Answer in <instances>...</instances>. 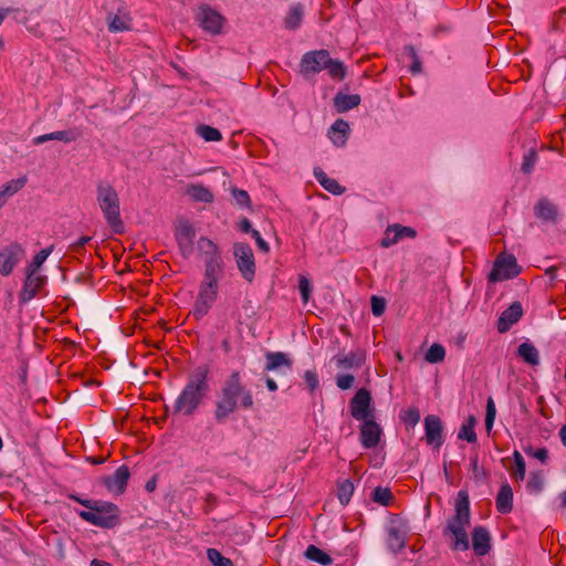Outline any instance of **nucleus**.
I'll return each instance as SVG.
<instances>
[{
	"label": "nucleus",
	"mask_w": 566,
	"mask_h": 566,
	"mask_svg": "<svg viewBox=\"0 0 566 566\" xmlns=\"http://www.w3.org/2000/svg\"><path fill=\"white\" fill-rule=\"evenodd\" d=\"M254 407L253 394L242 382L241 374L233 370L224 379L217 392L213 417L218 423H223L239 408L251 410Z\"/></svg>",
	"instance_id": "nucleus-1"
},
{
	"label": "nucleus",
	"mask_w": 566,
	"mask_h": 566,
	"mask_svg": "<svg viewBox=\"0 0 566 566\" xmlns=\"http://www.w3.org/2000/svg\"><path fill=\"white\" fill-rule=\"evenodd\" d=\"M211 366L209 364L198 365L187 378V382L177 397L174 405V413L192 416L210 392L209 377Z\"/></svg>",
	"instance_id": "nucleus-2"
},
{
	"label": "nucleus",
	"mask_w": 566,
	"mask_h": 566,
	"mask_svg": "<svg viewBox=\"0 0 566 566\" xmlns=\"http://www.w3.org/2000/svg\"><path fill=\"white\" fill-rule=\"evenodd\" d=\"M471 522V509L469 493L465 490L458 492L454 514L447 521L443 528V536H452L453 542L451 548L453 551H468L470 548L469 535L467 533V526Z\"/></svg>",
	"instance_id": "nucleus-3"
},
{
	"label": "nucleus",
	"mask_w": 566,
	"mask_h": 566,
	"mask_svg": "<svg viewBox=\"0 0 566 566\" xmlns=\"http://www.w3.org/2000/svg\"><path fill=\"white\" fill-rule=\"evenodd\" d=\"M67 496L87 509V511L77 512L83 521L102 528H113L119 524L120 511L116 504L101 500L82 499L73 493Z\"/></svg>",
	"instance_id": "nucleus-4"
},
{
	"label": "nucleus",
	"mask_w": 566,
	"mask_h": 566,
	"mask_svg": "<svg viewBox=\"0 0 566 566\" xmlns=\"http://www.w3.org/2000/svg\"><path fill=\"white\" fill-rule=\"evenodd\" d=\"M96 200L103 216L114 233L120 234L124 231V223L120 218L119 198L113 186L109 184L97 185Z\"/></svg>",
	"instance_id": "nucleus-5"
},
{
	"label": "nucleus",
	"mask_w": 566,
	"mask_h": 566,
	"mask_svg": "<svg viewBox=\"0 0 566 566\" xmlns=\"http://www.w3.org/2000/svg\"><path fill=\"white\" fill-rule=\"evenodd\" d=\"M408 532L407 521L397 514H392L386 528V546L388 551L395 555L403 551L407 545Z\"/></svg>",
	"instance_id": "nucleus-6"
},
{
	"label": "nucleus",
	"mask_w": 566,
	"mask_h": 566,
	"mask_svg": "<svg viewBox=\"0 0 566 566\" xmlns=\"http://www.w3.org/2000/svg\"><path fill=\"white\" fill-rule=\"evenodd\" d=\"M521 271L522 268L517 264L516 258L513 254L502 252L496 256L488 280L493 283L511 280L516 277Z\"/></svg>",
	"instance_id": "nucleus-7"
},
{
	"label": "nucleus",
	"mask_w": 566,
	"mask_h": 566,
	"mask_svg": "<svg viewBox=\"0 0 566 566\" xmlns=\"http://www.w3.org/2000/svg\"><path fill=\"white\" fill-rule=\"evenodd\" d=\"M233 255L242 277L251 283L255 276V261L251 247L244 242L233 245Z\"/></svg>",
	"instance_id": "nucleus-8"
},
{
	"label": "nucleus",
	"mask_w": 566,
	"mask_h": 566,
	"mask_svg": "<svg viewBox=\"0 0 566 566\" xmlns=\"http://www.w3.org/2000/svg\"><path fill=\"white\" fill-rule=\"evenodd\" d=\"M349 411L352 417L357 421L375 418L370 391L366 388L358 389L349 401Z\"/></svg>",
	"instance_id": "nucleus-9"
},
{
	"label": "nucleus",
	"mask_w": 566,
	"mask_h": 566,
	"mask_svg": "<svg viewBox=\"0 0 566 566\" xmlns=\"http://www.w3.org/2000/svg\"><path fill=\"white\" fill-rule=\"evenodd\" d=\"M218 283L202 281L192 310L193 317L199 321L206 316L218 296Z\"/></svg>",
	"instance_id": "nucleus-10"
},
{
	"label": "nucleus",
	"mask_w": 566,
	"mask_h": 566,
	"mask_svg": "<svg viewBox=\"0 0 566 566\" xmlns=\"http://www.w3.org/2000/svg\"><path fill=\"white\" fill-rule=\"evenodd\" d=\"M195 20L208 33L218 35L222 33L224 17L208 4H202L196 12Z\"/></svg>",
	"instance_id": "nucleus-11"
},
{
	"label": "nucleus",
	"mask_w": 566,
	"mask_h": 566,
	"mask_svg": "<svg viewBox=\"0 0 566 566\" xmlns=\"http://www.w3.org/2000/svg\"><path fill=\"white\" fill-rule=\"evenodd\" d=\"M326 62H329V52L327 50L308 51L301 59L300 72L307 78L310 75L325 70Z\"/></svg>",
	"instance_id": "nucleus-12"
},
{
	"label": "nucleus",
	"mask_w": 566,
	"mask_h": 566,
	"mask_svg": "<svg viewBox=\"0 0 566 566\" xmlns=\"http://www.w3.org/2000/svg\"><path fill=\"white\" fill-rule=\"evenodd\" d=\"M25 251L18 242L6 245L0 251V274L8 276L12 273L17 264L24 258Z\"/></svg>",
	"instance_id": "nucleus-13"
},
{
	"label": "nucleus",
	"mask_w": 566,
	"mask_h": 566,
	"mask_svg": "<svg viewBox=\"0 0 566 566\" xmlns=\"http://www.w3.org/2000/svg\"><path fill=\"white\" fill-rule=\"evenodd\" d=\"M48 282L46 275L38 273L25 272L23 286L19 293L20 303H29L33 300L40 290H42Z\"/></svg>",
	"instance_id": "nucleus-14"
},
{
	"label": "nucleus",
	"mask_w": 566,
	"mask_h": 566,
	"mask_svg": "<svg viewBox=\"0 0 566 566\" xmlns=\"http://www.w3.org/2000/svg\"><path fill=\"white\" fill-rule=\"evenodd\" d=\"M196 231L188 221H182L176 229L175 238L181 255L188 259L193 252Z\"/></svg>",
	"instance_id": "nucleus-15"
},
{
	"label": "nucleus",
	"mask_w": 566,
	"mask_h": 566,
	"mask_svg": "<svg viewBox=\"0 0 566 566\" xmlns=\"http://www.w3.org/2000/svg\"><path fill=\"white\" fill-rule=\"evenodd\" d=\"M424 439L434 449H439L443 444V426L440 417L436 415L426 416Z\"/></svg>",
	"instance_id": "nucleus-16"
},
{
	"label": "nucleus",
	"mask_w": 566,
	"mask_h": 566,
	"mask_svg": "<svg viewBox=\"0 0 566 566\" xmlns=\"http://www.w3.org/2000/svg\"><path fill=\"white\" fill-rule=\"evenodd\" d=\"M130 476L127 465H120L113 475H105L101 479V483L109 491L117 495L126 491V486Z\"/></svg>",
	"instance_id": "nucleus-17"
},
{
	"label": "nucleus",
	"mask_w": 566,
	"mask_h": 566,
	"mask_svg": "<svg viewBox=\"0 0 566 566\" xmlns=\"http://www.w3.org/2000/svg\"><path fill=\"white\" fill-rule=\"evenodd\" d=\"M360 442L365 449H371L378 446L382 433L381 427L375 418L364 420L359 427Z\"/></svg>",
	"instance_id": "nucleus-18"
},
{
	"label": "nucleus",
	"mask_w": 566,
	"mask_h": 566,
	"mask_svg": "<svg viewBox=\"0 0 566 566\" xmlns=\"http://www.w3.org/2000/svg\"><path fill=\"white\" fill-rule=\"evenodd\" d=\"M523 316V307L521 302H513L505 311L500 315L496 328L499 333H506L511 327L516 324Z\"/></svg>",
	"instance_id": "nucleus-19"
},
{
	"label": "nucleus",
	"mask_w": 566,
	"mask_h": 566,
	"mask_svg": "<svg viewBox=\"0 0 566 566\" xmlns=\"http://www.w3.org/2000/svg\"><path fill=\"white\" fill-rule=\"evenodd\" d=\"M472 548L476 556H484L491 551V534L482 525L475 526L472 532Z\"/></svg>",
	"instance_id": "nucleus-20"
},
{
	"label": "nucleus",
	"mask_w": 566,
	"mask_h": 566,
	"mask_svg": "<svg viewBox=\"0 0 566 566\" xmlns=\"http://www.w3.org/2000/svg\"><path fill=\"white\" fill-rule=\"evenodd\" d=\"M336 366L340 369L360 368L366 363V352L356 349L349 354H337L333 357Z\"/></svg>",
	"instance_id": "nucleus-21"
},
{
	"label": "nucleus",
	"mask_w": 566,
	"mask_h": 566,
	"mask_svg": "<svg viewBox=\"0 0 566 566\" xmlns=\"http://www.w3.org/2000/svg\"><path fill=\"white\" fill-rule=\"evenodd\" d=\"M534 214L537 219L546 223H557L558 210L557 207L547 198H541L534 206Z\"/></svg>",
	"instance_id": "nucleus-22"
},
{
	"label": "nucleus",
	"mask_w": 566,
	"mask_h": 566,
	"mask_svg": "<svg viewBox=\"0 0 566 566\" xmlns=\"http://www.w3.org/2000/svg\"><path fill=\"white\" fill-rule=\"evenodd\" d=\"M264 370L274 371L285 368L291 370L293 366L292 359L283 352H266Z\"/></svg>",
	"instance_id": "nucleus-23"
},
{
	"label": "nucleus",
	"mask_w": 566,
	"mask_h": 566,
	"mask_svg": "<svg viewBox=\"0 0 566 566\" xmlns=\"http://www.w3.org/2000/svg\"><path fill=\"white\" fill-rule=\"evenodd\" d=\"M496 510L501 514H509L513 510V490L511 485L505 482L500 486L495 499Z\"/></svg>",
	"instance_id": "nucleus-24"
},
{
	"label": "nucleus",
	"mask_w": 566,
	"mask_h": 566,
	"mask_svg": "<svg viewBox=\"0 0 566 566\" xmlns=\"http://www.w3.org/2000/svg\"><path fill=\"white\" fill-rule=\"evenodd\" d=\"M349 133V125L346 120L338 118L334 122L328 130V137L333 142V144L337 147L344 146L346 144L347 137Z\"/></svg>",
	"instance_id": "nucleus-25"
},
{
	"label": "nucleus",
	"mask_w": 566,
	"mask_h": 566,
	"mask_svg": "<svg viewBox=\"0 0 566 566\" xmlns=\"http://www.w3.org/2000/svg\"><path fill=\"white\" fill-rule=\"evenodd\" d=\"M314 177L326 191L335 196H340L346 191L345 187L340 186L336 179L329 178L319 167L314 168Z\"/></svg>",
	"instance_id": "nucleus-26"
},
{
	"label": "nucleus",
	"mask_w": 566,
	"mask_h": 566,
	"mask_svg": "<svg viewBox=\"0 0 566 566\" xmlns=\"http://www.w3.org/2000/svg\"><path fill=\"white\" fill-rule=\"evenodd\" d=\"M361 102L358 94H344L342 92L334 96V107L338 113L348 112L357 107Z\"/></svg>",
	"instance_id": "nucleus-27"
},
{
	"label": "nucleus",
	"mask_w": 566,
	"mask_h": 566,
	"mask_svg": "<svg viewBox=\"0 0 566 566\" xmlns=\"http://www.w3.org/2000/svg\"><path fill=\"white\" fill-rule=\"evenodd\" d=\"M223 272L222 258L206 259L205 261V281L218 283L220 275Z\"/></svg>",
	"instance_id": "nucleus-28"
},
{
	"label": "nucleus",
	"mask_w": 566,
	"mask_h": 566,
	"mask_svg": "<svg viewBox=\"0 0 566 566\" xmlns=\"http://www.w3.org/2000/svg\"><path fill=\"white\" fill-rule=\"evenodd\" d=\"M517 355L528 365L537 366L539 364V353L537 348L528 342H524L517 347Z\"/></svg>",
	"instance_id": "nucleus-29"
},
{
	"label": "nucleus",
	"mask_w": 566,
	"mask_h": 566,
	"mask_svg": "<svg viewBox=\"0 0 566 566\" xmlns=\"http://www.w3.org/2000/svg\"><path fill=\"white\" fill-rule=\"evenodd\" d=\"M304 556L323 566H328L333 563V558L319 547L311 544L306 547Z\"/></svg>",
	"instance_id": "nucleus-30"
},
{
	"label": "nucleus",
	"mask_w": 566,
	"mask_h": 566,
	"mask_svg": "<svg viewBox=\"0 0 566 566\" xmlns=\"http://www.w3.org/2000/svg\"><path fill=\"white\" fill-rule=\"evenodd\" d=\"M187 193L195 200L199 202L210 203L213 201L212 192L202 185H190L188 187Z\"/></svg>",
	"instance_id": "nucleus-31"
},
{
	"label": "nucleus",
	"mask_w": 566,
	"mask_h": 566,
	"mask_svg": "<svg viewBox=\"0 0 566 566\" xmlns=\"http://www.w3.org/2000/svg\"><path fill=\"white\" fill-rule=\"evenodd\" d=\"M54 245L42 249L39 251L32 259V261L27 265L25 272L38 273L40 268L43 265L49 255L53 252Z\"/></svg>",
	"instance_id": "nucleus-32"
},
{
	"label": "nucleus",
	"mask_w": 566,
	"mask_h": 566,
	"mask_svg": "<svg viewBox=\"0 0 566 566\" xmlns=\"http://www.w3.org/2000/svg\"><path fill=\"white\" fill-rule=\"evenodd\" d=\"M354 483L352 480L346 479L344 481L338 482L337 484V497L342 505H347L352 499L354 493Z\"/></svg>",
	"instance_id": "nucleus-33"
},
{
	"label": "nucleus",
	"mask_w": 566,
	"mask_h": 566,
	"mask_svg": "<svg viewBox=\"0 0 566 566\" xmlns=\"http://www.w3.org/2000/svg\"><path fill=\"white\" fill-rule=\"evenodd\" d=\"M302 19V7L300 4L292 7L284 21L285 28L290 30H296L301 25Z\"/></svg>",
	"instance_id": "nucleus-34"
},
{
	"label": "nucleus",
	"mask_w": 566,
	"mask_h": 566,
	"mask_svg": "<svg viewBox=\"0 0 566 566\" xmlns=\"http://www.w3.org/2000/svg\"><path fill=\"white\" fill-rule=\"evenodd\" d=\"M198 248L206 255V259L221 258L217 244L206 237L198 240Z\"/></svg>",
	"instance_id": "nucleus-35"
},
{
	"label": "nucleus",
	"mask_w": 566,
	"mask_h": 566,
	"mask_svg": "<svg viewBox=\"0 0 566 566\" xmlns=\"http://www.w3.org/2000/svg\"><path fill=\"white\" fill-rule=\"evenodd\" d=\"M130 28V19L124 14V15H109L108 17V30L111 32H123L126 30H129Z\"/></svg>",
	"instance_id": "nucleus-36"
},
{
	"label": "nucleus",
	"mask_w": 566,
	"mask_h": 566,
	"mask_svg": "<svg viewBox=\"0 0 566 566\" xmlns=\"http://www.w3.org/2000/svg\"><path fill=\"white\" fill-rule=\"evenodd\" d=\"M403 53L411 60L409 66L411 74H420L422 72V62L417 53L416 48L412 44H408L403 48Z\"/></svg>",
	"instance_id": "nucleus-37"
},
{
	"label": "nucleus",
	"mask_w": 566,
	"mask_h": 566,
	"mask_svg": "<svg viewBox=\"0 0 566 566\" xmlns=\"http://www.w3.org/2000/svg\"><path fill=\"white\" fill-rule=\"evenodd\" d=\"M371 499L382 506H389L395 497L389 488L377 486L371 493Z\"/></svg>",
	"instance_id": "nucleus-38"
},
{
	"label": "nucleus",
	"mask_w": 566,
	"mask_h": 566,
	"mask_svg": "<svg viewBox=\"0 0 566 566\" xmlns=\"http://www.w3.org/2000/svg\"><path fill=\"white\" fill-rule=\"evenodd\" d=\"M325 70L328 71L331 77L343 80L346 76V66L339 60H334L329 56V62H326Z\"/></svg>",
	"instance_id": "nucleus-39"
},
{
	"label": "nucleus",
	"mask_w": 566,
	"mask_h": 566,
	"mask_svg": "<svg viewBox=\"0 0 566 566\" xmlns=\"http://www.w3.org/2000/svg\"><path fill=\"white\" fill-rule=\"evenodd\" d=\"M197 133L206 142H219L222 139V134L218 128L209 125L201 124L197 127Z\"/></svg>",
	"instance_id": "nucleus-40"
},
{
	"label": "nucleus",
	"mask_w": 566,
	"mask_h": 566,
	"mask_svg": "<svg viewBox=\"0 0 566 566\" xmlns=\"http://www.w3.org/2000/svg\"><path fill=\"white\" fill-rule=\"evenodd\" d=\"M446 349L440 344H432L427 350L424 358L428 363L437 364L444 359Z\"/></svg>",
	"instance_id": "nucleus-41"
},
{
	"label": "nucleus",
	"mask_w": 566,
	"mask_h": 566,
	"mask_svg": "<svg viewBox=\"0 0 566 566\" xmlns=\"http://www.w3.org/2000/svg\"><path fill=\"white\" fill-rule=\"evenodd\" d=\"M25 182H27L25 178H19V179L11 180L10 182L2 186V188L0 189V196H3V197L13 196L14 193H17L20 189H22L24 187Z\"/></svg>",
	"instance_id": "nucleus-42"
},
{
	"label": "nucleus",
	"mask_w": 566,
	"mask_h": 566,
	"mask_svg": "<svg viewBox=\"0 0 566 566\" xmlns=\"http://www.w3.org/2000/svg\"><path fill=\"white\" fill-rule=\"evenodd\" d=\"M207 557L214 566H234L230 558L224 557L218 549L208 548Z\"/></svg>",
	"instance_id": "nucleus-43"
},
{
	"label": "nucleus",
	"mask_w": 566,
	"mask_h": 566,
	"mask_svg": "<svg viewBox=\"0 0 566 566\" xmlns=\"http://www.w3.org/2000/svg\"><path fill=\"white\" fill-rule=\"evenodd\" d=\"M231 195H232L238 207L247 208V209L251 208V199H250L248 191H245L243 189H239L237 187H232Z\"/></svg>",
	"instance_id": "nucleus-44"
},
{
	"label": "nucleus",
	"mask_w": 566,
	"mask_h": 566,
	"mask_svg": "<svg viewBox=\"0 0 566 566\" xmlns=\"http://www.w3.org/2000/svg\"><path fill=\"white\" fill-rule=\"evenodd\" d=\"M566 25V8L556 11L552 18L551 31L564 32Z\"/></svg>",
	"instance_id": "nucleus-45"
},
{
	"label": "nucleus",
	"mask_w": 566,
	"mask_h": 566,
	"mask_svg": "<svg viewBox=\"0 0 566 566\" xmlns=\"http://www.w3.org/2000/svg\"><path fill=\"white\" fill-rule=\"evenodd\" d=\"M513 459H514V463H515V469L512 474L515 480L522 481V480H524L525 473H526V464H525L524 458L517 450H515L513 453Z\"/></svg>",
	"instance_id": "nucleus-46"
},
{
	"label": "nucleus",
	"mask_w": 566,
	"mask_h": 566,
	"mask_svg": "<svg viewBox=\"0 0 566 566\" xmlns=\"http://www.w3.org/2000/svg\"><path fill=\"white\" fill-rule=\"evenodd\" d=\"M537 153L535 149H528L524 155H523V163H522V171L524 174H531L534 169V166L537 161Z\"/></svg>",
	"instance_id": "nucleus-47"
},
{
	"label": "nucleus",
	"mask_w": 566,
	"mask_h": 566,
	"mask_svg": "<svg viewBox=\"0 0 566 566\" xmlns=\"http://www.w3.org/2000/svg\"><path fill=\"white\" fill-rule=\"evenodd\" d=\"M389 230H394L398 241L406 237L407 238H416V235H417L416 229H413L411 227H407V226H401L399 223L389 226Z\"/></svg>",
	"instance_id": "nucleus-48"
},
{
	"label": "nucleus",
	"mask_w": 566,
	"mask_h": 566,
	"mask_svg": "<svg viewBox=\"0 0 566 566\" xmlns=\"http://www.w3.org/2000/svg\"><path fill=\"white\" fill-rule=\"evenodd\" d=\"M53 133H54V140H60V142H64V143L75 142L81 136V134L78 133V130L76 128L67 129V130H59V132H53Z\"/></svg>",
	"instance_id": "nucleus-49"
},
{
	"label": "nucleus",
	"mask_w": 566,
	"mask_h": 566,
	"mask_svg": "<svg viewBox=\"0 0 566 566\" xmlns=\"http://www.w3.org/2000/svg\"><path fill=\"white\" fill-rule=\"evenodd\" d=\"M495 403L492 397H489L486 401V415H485V428L488 431H491L494 424L495 419Z\"/></svg>",
	"instance_id": "nucleus-50"
},
{
	"label": "nucleus",
	"mask_w": 566,
	"mask_h": 566,
	"mask_svg": "<svg viewBox=\"0 0 566 566\" xmlns=\"http://www.w3.org/2000/svg\"><path fill=\"white\" fill-rule=\"evenodd\" d=\"M458 439L465 440L469 443H475L478 441V437L474 428L467 426L463 423L458 432Z\"/></svg>",
	"instance_id": "nucleus-51"
},
{
	"label": "nucleus",
	"mask_w": 566,
	"mask_h": 566,
	"mask_svg": "<svg viewBox=\"0 0 566 566\" xmlns=\"http://www.w3.org/2000/svg\"><path fill=\"white\" fill-rule=\"evenodd\" d=\"M298 289H300L302 301L304 304H306L308 302L311 293H312L311 282L306 276L300 275Z\"/></svg>",
	"instance_id": "nucleus-52"
},
{
	"label": "nucleus",
	"mask_w": 566,
	"mask_h": 566,
	"mask_svg": "<svg viewBox=\"0 0 566 566\" xmlns=\"http://www.w3.org/2000/svg\"><path fill=\"white\" fill-rule=\"evenodd\" d=\"M401 420L410 427H415L420 420V411L417 408L407 409L401 416Z\"/></svg>",
	"instance_id": "nucleus-53"
},
{
	"label": "nucleus",
	"mask_w": 566,
	"mask_h": 566,
	"mask_svg": "<svg viewBox=\"0 0 566 566\" xmlns=\"http://www.w3.org/2000/svg\"><path fill=\"white\" fill-rule=\"evenodd\" d=\"M371 313L375 316H381L386 310V300L380 296L373 295L370 298Z\"/></svg>",
	"instance_id": "nucleus-54"
},
{
	"label": "nucleus",
	"mask_w": 566,
	"mask_h": 566,
	"mask_svg": "<svg viewBox=\"0 0 566 566\" xmlns=\"http://www.w3.org/2000/svg\"><path fill=\"white\" fill-rule=\"evenodd\" d=\"M355 378L350 374H343L336 377V385L342 390L350 389L354 385Z\"/></svg>",
	"instance_id": "nucleus-55"
},
{
	"label": "nucleus",
	"mask_w": 566,
	"mask_h": 566,
	"mask_svg": "<svg viewBox=\"0 0 566 566\" xmlns=\"http://www.w3.org/2000/svg\"><path fill=\"white\" fill-rule=\"evenodd\" d=\"M303 378L311 391H314L319 385L318 376L314 370H306Z\"/></svg>",
	"instance_id": "nucleus-56"
},
{
	"label": "nucleus",
	"mask_w": 566,
	"mask_h": 566,
	"mask_svg": "<svg viewBox=\"0 0 566 566\" xmlns=\"http://www.w3.org/2000/svg\"><path fill=\"white\" fill-rule=\"evenodd\" d=\"M524 451L526 454L536 458L542 463H546V461L548 460V451L546 448H539V449L533 450L532 447H528V448H525Z\"/></svg>",
	"instance_id": "nucleus-57"
},
{
	"label": "nucleus",
	"mask_w": 566,
	"mask_h": 566,
	"mask_svg": "<svg viewBox=\"0 0 566 566\" xmlns=\"http://www.w3.org/2000/svg\"><path fill=\"white\" fill-rule=\"evenodd\" d=\"M526 486L531 492H539L543 489V480L538 474L532 473Z\"/></svg>",
	"instance_id": "nucleus-58"
},
{
	"label": "nucleus",
	"mask_w": 566,
	"mask_h": 566,
	"mask_svg": "<svg viewBox=\"0 0 566 566\" xmlns=\"http://www.w3.org/2000/svg\"><path fill=\"white\" fill-rule=\"evenodd\" d=\"M398 242L394 230H389V227L385 231V237L380 241L382 248H389Z\"/></svg>",
	"instance_id": "nucleus-59"
},
{
	"label": "nucleus",
	"mask_w": 566,
	"mask_h": 566,
	"mask_svg": "<svg viewBox=\"0 0 566 566\" xmlns=\"http://www.w3.org/2000/svg\"><path fill=\"white\" fill-rule=\"evenodd\" d=\"M91 240V237L83 235L77 241L73 242L69 249L71 252L81 253L84 250L85 244L88 243Z\"/></svg>",
	"instance_id": "nucleus-60"
},
{
	"label": "nucleus",
	"mask_w": 566,
	"mask_h": 566,
	"mask_svg": "<svg viewBox=\"0 0 566 566\" xmlns=\"http://www.w3.org/2000/svg\"><path fill=\"white\" fill-rule=\"evenodd\" d=\"M251 235L255 240V243H256L258 248L262 252L268 253L269 250H270V247H269L268 242L263 240V238L261 237L260 232L258 230L252 231Z\"/></svg>",
	"instance_id": "nucleus-61"
},
{
	"label": "nucleus",
	"mask_w": 566,
	"mask_h": 566,
	"mask_svg": "<svg viewBox=\"0 0 566 566\" xmlns=\"http://www.w3.org/2000/svg\"><path fill=\"white\" fill-rule=\"evenodd\" d=\"M471 467H472V472H473V475L479 479V478H486V472L483 468L479 467V463H478V457H474L471 459Z\"/></svg>",
	"instance_id": "nucleus-62"
},
{
	"label": "nucleus",
	"mask_w": 566,
	"mask_h": 566,
	"mask_svg": "<svg viewBox=\"0 0 566 566\" xmlns=\"http://www.w3.org/2000/svg\"><path fill=\"white\" fill-rule=\"evenodd\" d=\"M206 512H209L217 505V496L212 493L206 495Z\"/></svg>",
	"instance_id": "nucleus-63"
},
{
	"label": "nucleus",
	"mask_w": 566,
	"mask_h": 566,
	"mask_svg": "<svg viewBox=\"0 0 566 566\" xmlns=\"http://www.w3.org/2000/svg\"><path fill=\"white\" fill-rule=\"evenodd\" d=\"M239 228L244 233L252 234V231H255L254 229H252L251 222L248 218H242V220L239 223Z\"/></svg>",
	"instance_id": "nucleus-64"
}]
</instances>
